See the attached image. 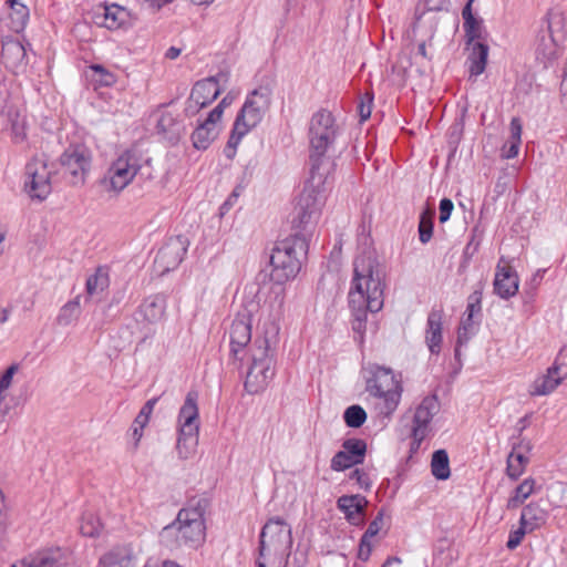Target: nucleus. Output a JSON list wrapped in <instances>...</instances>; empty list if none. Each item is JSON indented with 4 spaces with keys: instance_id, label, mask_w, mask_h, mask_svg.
Returning a JSON list of instances; mask_svg holds the SVG:
<instances>
[{
    "instance_id": "f257e3e1",
    "label": "nucleus",
    "mask_w": 567,
    "mask_h": 567,
    "mask_svg": "<svg viewBox=\"0 0 567 567\" xmlns=\"http://www.w3.org/2000/svg\"><path fill=\"white\" fill-rule=\"evenodd\" d=\"M384 278L383 267L372 255H363L354 260L352 287L349 292V305L354 316L353 331H364L367 311L378 312L382 309Z\"/></svg>"
},
{
    "instance_id": "f03ea898",
    "label": "nucleus",
    "mask_w": 567,
    "mask_h": 567,
    "mask_svg": "<svg viewBox=\"0 0 567 567\" xmlns=\"http://www.w3.org/2000/svg\"><path fill=\"white\" fill-rule=\"evenodd\" d=\"M340 125L329 109H320L311 117L309 125V165L311 171H331L333 163V144Z\"/></svg>"
},
{
    "instance_id": "7ed1b4c3",
    "label": "nucleus",
    "mask_w": 567,
    "mask_h": 567,
    "mask_svg": "<svg viewBox=\"0 0 567 567\" xmlns=\"http://www.w3.org/2000/svg\"><path fill=\"white\" fill-rule=\"evenodd\" d=\"M204 501L196 506L182 508L175 522L165 526L161 533L162 540L169 547H197L205 539Z\"/></svg>"
},
{
    "instance_id": "20e7f679",
    "label": "nucleus",
    "mask_w": 567,
    "mask_h": 567,
    "mask_svg": "<svg viewBox=\"0 0 567 567\" xmlns=\"http://www.w3.org/2000/svg\"><path fill=\"white\" fill-rule=\"evenodd\" d=\"M308 248L306 236L299 231L277 241L270 255L271 280L282 285L293 279L301 269L300 257L307 255Z\"/></svg>"
},
{
    "instance_id": "39448f33",
    "label": "nucleus",
    "mask_w": 567,
    "mask_h": 567,
    "mask_svg": "<svg viewBox=\"0 0 567 567\" xmlns=\"http://www.w3.org/2000/svg\"><path fill=\"white\" fill-rule=\"evenodd\" d=\"M292 547L290 526L280 517L267 520L259 536V560L268 567H287Z\"/></svg>"
},
{
    "instance_id": "423d86ee",
    "label": "nucleus",
    "mask_w": 567,
    "mask_h": 567,
    "mask_svg": "<svg viewBox=\"0 0 567 567\" xmlns=\"http://www.w3.org/2000/svg\"><path fill=\"white\" fill-rule=\"evenodd\" d=\"M269 331L257 337L248 350L250 365L245 380V389L250 394L264 391L275 375L274 350L270 347Z\"/></svg>"
},
{
    "instance_id": "0eeeda50",
    "label": "nucleus",
    "mask_w": 567,
    "mask_h": 567,
    "mask_svg": "<svg viewBox=\"0 0 567 567\" xmlns=\"http://www.w3.org/2000/svg\"><path fill=\"white\" fill-rule=\"evenodd\" d=\"M330 172L310 169V178L305 183L293 209L291 223L295 229H306L308 224L319 217L324 204L322 186Z\"/></svg>"
},
{
    "instance_id": "6e6552de",
    "label": "nucleus",
    "mask_w": 567,
    "mask_h": 567,
    "mask_svg": "<svg viewBox=\"0 0 567 567\" xmlns=\"http://www.w3.org/2000/svg\"><path fill=\"white\" fill-rule=\"evenodd\" d=\"M566 18L560 11H549L537 34L535 54L544 66L558 59L566 39Z\"/></svg>"
},
{
    "instance_id": "1a4fd4ad",
    "label": "nucleus",
    "mask_w": 567,
    "mask_h": 567,
    "mask_svg": "<svg viewBox=\"0 0 567 567\" xmlns=\"http://www.w3.org/2000/svg\"><path fill=\"white\" fill-rule=\"evenodd\" d=\"M369 377L367 378L365 390L373 396L384 400L386 413H392L400 402L402 385L395 379L390 368L370 363L367 367Z\"/></svg>"
},
{
    "instance_id": "9d476101",
    "label": "nucleus",
    "mask_w": 567,
    "mask_h": 567,
    "mask_svg": "<svg viewBox=\"0 0 567 567\" xmlns=\"http://www.w3.org/2000/svg\"><path fill=\"white\" fill-rule=\"evenodd\" d=\"M198 393L189 391L178 413L179 434L177 439V452L179 457L186 460L195 451L198 440Z\"/></svg>"
},
{
    "instance_id": "9b49d317",
    "label": "nucleus",
    "mask_w": 567,
    "mask_h": 567,
    "mask_svg": "<svg viewBox=\"0 0 567 567\" xmlns=\"http://www.w3.org/2000/svg\"><path fill=\"white\" fill-rule=\"evenodd\" d=\"M92 155L84 144H71L60 156L62 174L72 186L83 185L91 168Z\"/></svg>"
},
{
    "instance_id": "f8f14e48",
    "label": "nucleus",
    "mask_w": 567,
    "mask_h": 567,
    "mask_svg": "<svg viewBox=\"0 0 567 567\" xmlns=\"http://www.w3.org/2000/svg\"><path fill=\"white\" fill-rule=\"evenodd\" d=\"M24 188L33 199L44 200L51 194V172L44 161L33 158L25 165Z\"/></svg>"
},
{
    "instance_id": "ddd939ff",
    "label": "nucleus",
    "mask_w": 567,
    "mask_h": 567,
    "mask_svg": "<svg viewBox=\"0 0 567 567\" xmlns=\"http://www.w3.org/2000/svg\"><path fill=\"white\" fill-rule=\"evenodd\" d=\"M141 169L140 156L133 150L125 151L111 165L107 171L111 188L120 192L124 189Z\"/></svg>"
},
{
    "instance_id": "4468645a",
    "label": "nucleus",
    "mask_w": 567,
    "mask_h": 567,
    "mask_svg": "<svg viewBox=\"0 0 567 567\" xmlns=\"http://www.w3.org/2000/svg\"><path fill=\"white\" fill-rule=\"evenodd\" d=\"M440 412V402L435 394L425 396L417 405L412 426L413 445L419 449L429 432V425L434 415Z\"/></svg>"
},
{
    "instance_id": "2eb2a0df",
    "label": "nucleus",
    "mask_w": 567,
    "mask_h": 567,
    "mask_svg": "<svg viewBox=\"0 0 567 567\" xmlns=\"http://www.w3.org/2000/svg\"><path fill=\"white\" fill-rule=\"evenodd\" d=\"M224 109H212L207 117L200 122L192 133L193 146L198 151H206L218 137L221 130Z\"/></svg>"
},
{
    "instance_id": "dca6fc26",
    "label": "nucleus",
    "mask_w": 567,
    "mask_h": 567,
    "mask_svg": "<svg viewBox=\"0 0 567 567\" xmlns=\"http://www.w3.org/2000/svg\"><path fill=\"white\" fill-rule=\"evenodd\" d=\"M188 240L184 236L171 238L156 254L155 265L162 275L174 270L187 252Z\"/></svg>"
},
{
    "instance_id": "f3484780",
    "label": "nucleus",
    "mask_w": 567,
    "mask_h": 567,
    "mask_svg": "<svg viewBox=\"0 0 567 567\" xmlns=\"http://www.w3.org/2000/svg\"><path fill=\"white\" fill-rule=\"evenodd\" d=\"M519 279L516 270L501 257L496 266L494 292L502 299H509L518 291Z\"/></svg>"
},
{
    "instance_id": "a211bd4d",
    "label": "nucleus",
    "mask_w": 567,
    "mask_h": 567,
    "mask_svg": "<svg viewBox=\"0 0 567 567\" xmlns=\"http://www.w3.org/2000/svg\"><path fill=\"white\" fill-rule=\"evenodd\" d=\"M1 58L4 66L13 73L24 71L28 63L25 47L14 38L3 39Z\"/></svg>"
},
{
    "instance_id": "6ab92c4d",
    "label": "nucleus",
    "mask_w": 567,
    "mask_h": 567,
    "mask_svg": "<svg viewBox=\"0 0 567 567\" xmlns=\"http://www.w3.org/2000/svg\"><path fill=\"white\" fill-rule=\"evenodd\" d=\"M221 93V87L215 76L197 81L189 94V102L193 106H208Z\"/></svg>"
},
{
    "instance_id": "aec40b11",
    "label": "nucleus",
    "mask_w": 567,
    "mask_h": 567,
    "mask_svg": "<svg viewBox=\"0 0 567 567\" xmlns=\"http://www.w3.org/2000/svg\"><path fill=\"white\" fill-rule=\"evenodd\" d=\"M68 560L63 549L49 548L21 559L20 567H66Z\"/></svg>"
},
{
    "instance_id": "412c9836",
    "label": "nucleus",
    "mask_w": 567,
    "mask_h": 567,
    "mask_svg": "<svg viewBox=\"0 0 567 567\" xmlns=\"http://www.w3.org/2000/svg\"><path fill=\"white\" fill-rule=\"evenodd\" d=\"M231 353L237 358L238 353L250 342L251 340V323L249 316L238 315L229 331Z\"/></svg>"
},
{
    "instance_id": "4be33fe9",
    "label": "nucleus",
    "mask_w": 567,
    "mask_h": 567,
    "mask_svg": "<svg viewBox=\"0 0 567 567\" xmlns=\"http://www.w3.org/2000/svg\"><path fill=\"white\" fill-rule=\"evenodd\" d=\"M443 310L433 308L426 321L425 342L432 354H439L443 341Z\"/></svg>"
},
{
    "instance_id": "5701e85b",
    "label": "nucleus",
    "mask_w": 567,
    "mask_h": 567,
    "mask_svg": "<svg viewBox=\"0 0 567 567\" xmlns=\"http://www.w3.org/2000/svg\"><path fill=\"white\" fill-rule=\"evenodd\" d=\"M157 132L171 145H176L185 133L184 122L171 112H165L157 121Z\"/></svg>"
},
{
    "instance_id": "b1692460",
    "label": "nucleus",
    "mask_w": 567,
    "mask_h": 567,
    "mask_svg": "<svg viewBox=\"0 0 567 567\" xmlns=\"http://www.w3.org/2000/svg\"><path fill=\"white\" fill-rule=\"evenodd\" d=\"M166 309V299L163 295H152L143 300L137 310V316L143 321L156 323L163 319Z\"/></svg>"
},
{
    "instance_id": "393cba45",
    "label": "nucleus",
    "mask_w": 567,
    "mask_h": 567,
    "mask_svg": "<svg viewBox=\"0 0 567 567\" xmlns=\"http://www.w3.org/2000/svg\"><path fill=\"white\" fill-rule=\"evenodd\" d=\"M474 0H468L462 10V18L464 20L463 28L466 38V44H474L484 39L483 21L475 18L472 12V3Z\"/></svg>"
},
{
    "instance_id": "a878e982",
    "label": "nucleus",
    "mask_w": 567,
    "mask_h": 567,
    "mask_svg": "<svg viewBox=\"0 0 567 567\" xmlns=\"http://www.w3.org/2000/svg\"><path fill=\"white\" fill-rule=\"evenodd\" d=\"M11 138L14 144H21L27 141V128L29 125L27 109H8L6 113Z\"/></svg>"
},
{
    "instance_id": "bb28decb",
    "label": "nucleus",
    "mask_w": 567,
    "mask_h": 567,
    "mask_svg": "<svg viewBox=\"0 0 567 567\" xmlns=\"http://www.w3.org/2000/svg\"><path fill=\"white\" fill-rule=\"evenodd\" d=\"M468 51L467 64L471 76L481 75L486 68L489 48L483 41H477L474 44H466Z\"/></svg>"
},
{
    "instance_id": "cd10ccee",
    "label": "nucleus",
    "mask_w": 567,
    "mask_h": 567,
    "mask_svg": "<svg viewBox=\"0 0 567 567\" xmlns=\"http://www.w3.org/2000/svg\"><path fill=\"white\" fill-rule=\"evenodd\" d=\"M103 20L100 22L101 25L109 30H118L130 25L131 13L124 7L116 3L103 7L102 13Z\"/></svg>"
},
{
    "instance_id": "c85d7f7f",
    "label": "nucleus",
    "mask_w": 567,
    "mask_h": 567,
    "mask_svg": "<svg viewBox=\"0 0 567 567\" xmlns=\"http://www.w3.org/2000/svg\"><path fill=\"white\" fill-rule=\"evenodd\" d=\"M559 365L553 364L547 369V372L537 378L530 390L532 395H547L550 394L564 380L559 375Z\"/></svg>"
},
{
    "instance_id": "c756f323",
    "label": "nucleus",
    "mask_w": 567,
    "mask_h": 567,
    "mask_svg": "<svg viewBox=\"0 0 567 567\" xmlns=\"http://www.w3.org/2000/svg\"><path fill=\"white\" fill-rule=\"evenodd\" d=\"M133 550L130 546H115L101 556L103 567H133Z\"/></svg>"
},
{
    "instance_id": "7c9ffc66",
    "label": "nucleus",
    "mask_w": 567,
    "mask_h": 567,
    "mask_svg": "<svg viewBox=\"0 0 567 567\" xmlns=\"http://www.w3.org/2000/svg\"><path fill=\"white\" fill-rule=\"evenodd\" d=\"M547 519V512L536 503L526 505L520 515L519 524L529 530H535L543 526Z\"/></svg>"
},
{
    "instance_id": "2f4dec72",
    "label": "nucleus",
    "mask_w": 567,
    "mask_h": 567,
    "mask_svg": "<svg viewBox=\"0 0 567 567\" xmlns=\"http://www.w3.org/2000/svg\"><path fill=\"white\" fill-rule=\"evenodd\" d=\"M432 475L439 481H445L451 475L449 454L445 450H437L432 454Z\"/></svg>"
},
{
    "instance_id": "473e14b6",
    "label": "nucleus",
    "mask_w": 567,
    "mask_h": 567,
    "mask_svg": "<svg viewBox=\"0 0 567 567\" xmlns=\"http://www.w3.org/2000/svg\"><path fill=\"white\" fill-rule=\"evenodd\" d=\"M529 458L522 452H511L507 456L506 474L516 481L525 472Z\"/></svg>"
},
{
    "instance_id": "72a5a7b5",
    "label": "nucleus",
    "mask_w": 567,
    "mask_h": 567,
    "mask_svg": "<svg viewBox=\"0 0 567 567\" xmlns=\"http://www.w3.org/2000/svg\"><path fill=\"white\" fill-rule=\"evenodd\" d=\"M9 4L11 9V29L16 32H20L24 29L29 20V9L19 0H9Z\"/></svg>"
},
{
    "instance_id": "f704fd0d",
    "label": "nucleus",
    "mask_w": 567,
    "mask_h": 567,
    "mask_svg": "<svg viewBox=\"0 0 567 567\" xmlns=\"http://www.w3.org/2000/svg\"><path fill=\"white\" fill-rule=\"evenodd\" d=\"M109 274L102 268H97L96 271L86 279V292L91 297L97 296L109 287Z\"/></svg>"
},
{
    "instance_id": "c9c22d12",
    "label": "nucleus",
    "mask_w": 567,
    "mask_h": 567,
    "mask_svg": "<svg viewBox=\"0 0 567 567\" xmlns=\"http://www.w3.org/2000/svg\"><path fill=\"white\" fill-rule=\"evenodd\" d=\"M536 481L532 477L524 480L514 491V495L508 499L507 507L515 508L523 504L534 492Z\"/></svg>"
},
{
    "instance_id": "e433bc0d",
    "label": "nucleus",
    "mask_w": 567,
    "mask_h": 567,
    "mask_svg": "<svg viewBox=\"0 0 567 567\" xmlns=\"http://www.w3.org/2000/svg\"><path fill=\"white\" fill-rule=\"evenodd\" d=\"M367 505V498L359 494L342 495L337 501V506L343 514L352 512H364Z\"/></svg>"
},
{
    "instance_id": "4c0bfd02",
    "label": "nucleus",
    "mask_w": 567,
    "mask_h": 567,
    "mask_svg": "<svg viewBox=\"0 0 567 567\" xmlns=\"http://www.w3.org/2000/svg\"><path fill=\"white\" fill-rule=\"evenodd\" d=\"M435 210L432 208H425L420 215L419 221V238L422 244H426L433 236V220Z\"/></svg>"
},
{
    "instance_id": "58836bf2",
    "label": "nucleus",
    "mask_w": 567,
    "mask_h": 567,
    "mask_svg": "<svg viewBox=\"0 0 567 567\" xmlns=\"http://www.w3.org/2000/svg\"><path fill=\"white\" fill-rule=\"evenodd\" d=\"M81 312L80 308V296H76L71 301L66 302L61 309L56 317V322L60 326H69L75 320Z\"/></svg>"
},
{
    "instance_id": "ea45409f",
    "label": "nucleus",
    "mask_w": 567,
    "mask_h": 567,
    "mask_svg": "<svg viewBox=\"0 0 567 567\" xmlns=\"http://www.w3.org/2000/svg\"><path fill=\"white\" fill-rule=\"evenodd\" d=\"M261 120L260 109H240L235 124L247 130V133Z\"/></svg>"
},
{
    "instance_id": "a19ab883",
    "label": "nucleus",
    "mask_w": 567,
    "mask_h": 567,
    "mask_svg": "<svg viewBox=\"0 0 567 567\" xmlns=\"http://www.w3.org/2000/svg\"><path fill=\"white\" fill-rule=\"evenodd\" d=\"M343 420L347 426L358 429L364 424L367 412L361 405L353 404L346 409Z\"/></svg>"
},
{
    "instance_id": "79ce46f5",
    "label": "nucleus",
    "mask_w": 567,
    "mask_h": 567,
    "mask_svg": "<svg viewBox=\"0 0 567 567\" xmlns=\"http://www.w3.org/2000/svg\"><path fill=\"white\" fill-rule=\"evenodd\" d=\"M342 451L362 464L367 453V443L361 439H348L342 443Z\"/></svg>"
},
{
    "instance_id": "37998d69",
    "label": "nucleus",
    "mask_w": 567,
    "mask_h": 567,
    "mask_svg": "<svg viewBox=\"0 0 567 567\" xmlns=\"http://www.w3.org/2000/svg\"><path fill=\"white\" fill-rule=\"evenodd\" d=\"M271 89L268 85H261L255 89L245 101L243 106H265L271 102Z\"/></svg>"
},
{
    "instance_id": "c03bdc74",
    "label": "nucleus",
    "mask_w": 567,
    "mask_h": 567,
    "mask_svg": "<svg viewBox=\"0 0 567 567\" xmlns=\"http://www.w3.org/2000/svg\"><path fill=\"white\" fill-rule=\"evenodd\" d=\"M474 318L475 317H470L468 315L464 313V318L462 319L457 330L460 346L466 344L472 336L476 332V326L480 324L481 319L478 318V320L475 321Z\"/></svg>"
},
{
    "instance_id": "a18cd8bd",
    "label": "nucleus",
    "mask_w": 567,
    "mask_h": 567,
    "mask_svg": "<svg viewBox=\"0 0 567 567\" xmlns=\"http://www.w3.org/2000/svg\"><path fill=\"white\" fill-rule=\"evenodd\" d=\"M80 532L86 537H96L102 532V524L100 519L91 513L82 516Z\"/></svg>"
},
{
    "instance_id": "49530a36",
    "label": "nucleus",
    "mask_w": 567,
    "mask_h": 567,
    "mask_svg": "<svg viewBox=\"0 0 567 567\" xmlns=\"http://www.w3.org/2000/svg\"><path fill=\"white\" fill-rule=\"evenodd\" d=\"M359 464V460H353L350 455L341 450L337 452L331 458L330 467L334 472H342Z\"/></svg>"
},
{
    "instance_id": "de8ad7c7",
    "label": "nucleus",
    "mask_w": 567,
    "mask_h": 567,
    "mask_svg": "<svg viewBox=\"0 0 567 567\" xmlns=\"http://www.w3.org/2000/svg\"><path fill=\"white\" fill-rule=\"evenodd\" d=\"M247 134V130L244 127H239L234 123L233 131L228 138L227 145L224 150L225 156L229 159L234 158L236 154V148L240 143V140Z\"/></svg>"
},
{
    "instance_id": "09e8293b",
    "label": "nucleus",
    "mask_w": 567,
    "mask_h": 567,
    "mask_svg": "<svg viewBox=\"0 0 567 567\" xmlns=\"http://www.w3.org/2000/svg\"><path fill=\"white\" fill-rule=\"evenodd\" d=\"M91 79L95 83H99L104 86H110L115 83L116 78L109 70L104 69L102 65L94 64L90 66Z\"/></svg>"
},
{
    "instance_id": "8fccbe9b",
    "label": "nucleus",
    "mask_w": 567,
    "mask_h": 567,
    "mask_svg": "<svg viewBox=\"0 0 567 567\" xmlns=\"http://www.w3.org/2000/svg\"><path fill=\"white\" fill-rule=\"evenodd\" d=\"M482 296H483L482 287H480L478 289H475L468 296V302H467V307H466V310H465V315H468L470 317L477 316L481 319Z\"/></svg>"
},
{
    "instance_id": "3c124183",
    "label": "nucleus",
    "mask_w": 567,
    "mask_h": 567,
    "mask_svg": "<svg viewBox=\"0 0 567 567\" xmlns=\"http://www.w3.org/2000/svg\"><path fill=\"white\" fill-rule=\"evenodd\" d=\"M384 524V509H380L374 517V519L369 524L368 528L363 533V537L371 539L377 536L379 532L382 529Z\"/></svg>"
},
{
    "instance_id": "603ef678",
    "label": "nucleus",
    "mask_w": 567,
    "mask_h": 567,
    "mask_svg": "<svg viewBox=\"0 0 567 567\" xmlns=\"http://www.w3.org/2000/svg\"><path fill=\"white\" fill-rule=\"evenodd\" d=\"M18 369V364H11L0 377V402L4 399L3 392L10 388L13 375L16 374Z\"/></svg>"
},
{
    "instance_id": "864d4df0",
    "label": "nucleus",
    "mask_w": 567,
    "mask_h": 567,
    "mask_svg": "<svg viewBox=\"0 0 567 567\" xmlns=\"http://www.w3.org/2000/svg\"><path fill=\"white\" fill-rule=\"evenodd\" d=\"M159 398H152L142 406L141 411L135 417V423H148L151 414Z\"/></svg>"
},
{
    "instance_id": "5fc2aeb1",
    "label": "nucleus",
    "mask_w": 567,
    "mask_h": 567,
    "mask_svg": "<svg viewBox=\"0 0 567 567\" xmlns=\"http://www.w3.org/2000/svg\"><path fill=\"white\" fill-rule=\"evenodd\" d=\"M349 478L354 480L357 482V484L359 485V487L364 491H369L372 486V482H371L369 475L363 470H360V468L353 470L350 473Z\"/></svg>"
},
{
    "instance_id": "6e6d98bb",
    "label": "nucleus",
    "mask_w": 567,
    "mask_h": 567,
    "mask_svg": "<svg viewBox=\"0 0 567 567\" xmlns=\"http://www.w3.org/2000/svg\"><path fill=\"white\" fill-rule=\"evenodd\" d=\"M532 530L525 528V526H519L518 529L512 532L509 534L508 540H507V548L508 549H515L523 540L525 534L530 533Z\"/></svg>"
},
{
    "instance_id": "4d7b16f0",
    "label": "nucleus",
    "mask_w": 567,
    "mask_h": 567,
    "mask_svg": "<svg viewBox=\"0 0 567 567\" xmlns=\"http://www.w3.org/2000/svg\"><path fill=\"white\" fill-rule=\"evenodd\" d=\"M439 209H440V216H439L440 223L444 224L450 219L451 214L454 209V204L450 198H443L440 202Z\"/></svg>"
},
{
    "instance_id": "13d9d810",
    "label": "nucleus",
    "mask_w": 567,
    "mask_h": 567,
    "mask_svg": "<svg viewBox=\"0 0 567 567\" xmlns=\"http://www.w3.org/2000/svg\"><path fill=\"white\" fill-rule=\"evenodd\" d=\"M523 125L519 117H513L509 124V140L522 143Z\"/></svg>"
},
{
    "instance_id": "bf43d9fd",
    "label": "nucleus",
    "mask_w": 567,
    "mask_h": 567,
    "mask_svg": "<svg viewBox=\"0 0 567 567\" xmlns=\"http://www.w3.org/2000/svg\"><path fill=\"white\" fill-rule=\"evenodd\" d=\"M522 143L508 141L507 144H504L501 150V156L505 159L515 158L518 155L519 147Z\"/></svg>"
},
{
    "instance_id": "052dcab7",
    "label": "nucleus",
    "mask_w": 567,
    "mask_h": 567,
    "mask_svg": "<svg viewBox=\"0 0 567 567\" xmlns=\"http://www.w3.org/2000/svg\"><path fill=\"white\" fill-rule=\"evenodd\" d=\"M480 245L481 241L476 238L475 235H473L463 251L464 264H467L468 260L478 251Z\"/></svg>"
},
{
    "instance_id": "680f3d73",
    "label": "nucleus",
    "mask_w": 567,
    "mask_h": 567,
    "mask_svg": "<svg viewBox=\"0 0 567 567\" xmlns=\"http://www.w3.org/2000/svg\"><path fill=\"white\" fill-rule=\"evenodd\" d=\"M371 539H368L362 536L359 543L358 558L362 561H367L371 556Z\"/></svg>"
},
{
    "instance_id": "e2e57ef3",
    "label": "nucleus",
    "mask_w": 567,
    "mask_h": 567,
    "mask_svg": "<svg viewBox=\"0 0 567 567\" xmlns=\"http://www.w3.org/2000/svg\"><path fill=\"white\" fill-rule=\"evenodd\" d=\"M517 442L513 443L512 451L511 452H522V453H529L533 449V444L529 440L520 436H514Z\"/></svg>"
},
{
    "instance_id": "0e129e2a",
    "label": "nucleus",
    "mask_w": 567,
    "mask_h": 567,
    "mask_svg": "<svg viewBox=\"0 0 567 567\" xmlns=\"http://www.w3.org/2000/svg\"><path fill=\"white\" fill-rule=\"evenodd\" d=\"M450 6V0H425L427 11H442L446 10Z\"/></svg>"
},
{
    "instance_id": "69168bd1",
    "label": "nucleus",
    "mask_w": 567,
    "mask_h": 567,
    "mask_svg": "<svg viewBox=\"0 0 567 567\" xmlns=\"http://www.w3.org/2000/svg\"><path fill=\"white\" fill-rule=\"evenodd\" d=\"M433 39H434V32L431 30V33L429 35V38L426 40H422L420 43H419V48H417V51H419V54L424 58V59H427V60H432V55H430L426 51V47L427 45H432L433 44Z\"/></svg>"
},
{
    "instance_id": "338daca9",
    "label": "nucleus",
    "mask_w": 567,
    "mask_h": 567,
    "mask_svg": "<svg viewBox=\"0 0 567 567\" xmlns=\"http://www.w3.org/2000/svg\"><path fill=\"white\" fill-rule=\"evenodd\" d=\"M147 425V423H135V420L133 421L132 427H131V435L134 439V447H137L138 442L141 441L143 436V430Z\"/></svg>"
},
{
    "instance_id": "774afa93",
    "label": "nucleus",
    "mask_w": 567,
    "mask_h": 567,
    "mask_svg": "<svg viewBox=\"0 0 567 567\" xmlns=\"http://www.w3.org/2000/svg\"><path fill=\"white\" fill-rule=\"evenodd\" d=\"M346 519L353 526H362L364 524V512H352L344 514Z\"/></svg>"
}]
</instances>
